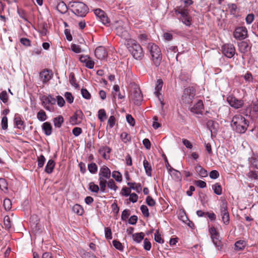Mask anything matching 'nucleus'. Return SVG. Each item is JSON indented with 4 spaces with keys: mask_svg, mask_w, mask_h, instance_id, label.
Here are the masks:
<instances>
[{
    "mask_svg": "<svg viewBox=\"0 0 258 258\" xmlns=\"http://www.w3.org/2000/svg\"><path fill=\"white\" fill-rule=\"evenodd\" d=\"M248 121L240 114L235 115L231 121V127L233 130L239 134L245 132L248 126Z\"/></svg>",
    "mask_w": 258,
    "mask_h": 258,
    "instance_id": "f257e3e1",
    "label": "nucleus"
},
{
    "mask_svg": "<svg viewBox=\"0 0 258 258\" xmlns=\"http://www.w3.org/2000/svg\"><path fill=\"white\" fill-rule=\"evenodd\" d=\"M148 49L149 50L154 64L158 67L162 60V54L159 47L154 43H149Z\"/></svg>",
    "mask_w": 258,
    "mask_h": 258,
    "instance_id": "f03ea898",
    "label": "nucleus"
},
{
    "mask_svg": "<svg viewBox=\"0 0 258 258\" xmlns=\"http://www.w3.org/2000/svg\"><path fill=\"white\" fill-rule=\"evenodd\" d=\"M71 11L79 17H85L88 12V7L83 3L74 2L71 3Z\"/></svg>",
    "mask_w": 258,
    "mask_h": 258,
    "instance_id": "7ed1b4c3",
    "label": "nucleus"
},
{
    "mask_svg": "<svg viewBox=\"0 0 258 258\" xmlns=\"http://www.w3.org/2000/svg\"><path fill=\"white\" fill-rule=\"evenodd\" d=\"M176 14L180 15L179 19L187 26H190L192 21L191 18L189 15V10L187 7H177L175 9Z\"/></svg>",
    "mask_w": 258,
    "mask_h": 258,
    "instance_id": "20e7f679",
    "label": "nucleus"
},
{
    "mask_svg": "<svg viewBox=\"0 0 258 258\" xmlns=\"http://www.w3.org/2000/svg\"><path fill=\"white\" fill-rule=\"evenodd\" d=\"M128 50L133 56L136 59H141L144 56L143 49L135 40H131L128 44Z\"/></svg>",
    "mask_w": 258,
    "mask_h": 258,
    "instance_id": "39448f33",
    "label": "nucleus"
},
{
    "mask_svg": "<svg viewBox=\"0 0 258 258\" xmlns=\"http://www.w3.org/2000/svg\"><path fill=\"white\" fill-rule=\"evenodd\" d=\"M195 96V91L192 88H187L184 89L181 98V103L184 104H190L192 102V100Z\"/></svg>",
    "mask_w": 258,
    "mask_h": 258,
    "instance_id": "423d86ee",
    "label": "nucleus"
},
{
    "mask_svg": "<svg viewBox=\"0 0 258 258\" xmlns=\"http://www.w3.org/2000/svg\"><path fill=\"white\" fill-rule=\"evenodd\" d=\"M115 30L117 35L123 39H127L129 37V33L127 28L124 26L122 21L116 22Z\"/></svg>",
    "mask_w": 258,
    "mask_h": 258,
    "instance_id": "0eeeda50",
    "label": "nucleus"
},
{
    "mask_svg": "<svg viewBox=\"0 0 258 258\" xmlns=\"http://www.w3.org/2000/svg\"><path fill=\"white\" fill-rule=\"evenodd\" d=\"M56 101V99L50 95L47 96H44L42 97V104L45 109L52 111L54 109L52 105H54Z\"/></svg>",
    "mask_w": 258,
    "mask_h": 258,
    "instance_id": "6e6552de",
    "label": "nucleus"
},
{
    "mask_svg": "<svg viewBox=\"0 0 258 258\" xmlns=\"http://www.w3.org/2000/svg\"><path fill=\"white\" fill-rule=\"evenodd\" d=\"M209 232L213 243L218 250H221L222 249L221 242L219 239L220 235L219 233L214 227H212L210 228Z\"/></svg>",
    "mask_w": 258,
    "mask_h": 258,
    "instance_id": "1a4fd4ad",
    "label": "nucleus"
},
{
    "mask_svg": "<svg viewBox=\"0 0 258 258\" xmlns=\"http://www.w3.org/2000/svg\"><path fill=\"white\" fill-rule=\"evenodd\" d=\"M223 54L228 58H231L235 53V49L233 44H226L222 47Z\"/></svg>",
    "mask_w": 258,
    "mask_h": 258,
    "instance_id": "9d476101",
    "label": "nucleus"
},
{
    "mask_svg": "<svg viewBox=\"0 0 258 258\" xmlns=\"http://www.w3.org/2000/svg\"><path fill=\"white\" fill-rule=\"evenodd\" d=\"M131 99L136 105H140L143 100V96L139 89H135L131 95Z\"/></svg>",
    "mask_w": 258,
    "mask_h": 258,
    "instance_id": "9b49d317",
    "label": "nucleus"
},
{
    "mask_svg": "<svg viewBox=\"0 0 258 258\" xmlns=\"http://www.w3.org/2000/svg\"><path fill=\"white\" fill-rule=\"evenodd\" d=\"M84 114L80 110H77L74 114L71 117L70 122L72 125H77L82 122Z\"/></svg>",
    "mask_w": 258,
    "mask_h": 258,
    "instance_id": "f8f14e48",
    "label": "nucleus"
},
{
    "mask_svg": "<svg viewBox=\"0 0 258 258\" xmlns=\"http://www.w3.org/2000/svg\"><path fill=\"white\" fill-rule=\"evenodd\" d=\"M41 81L44 84L47 83L53 77V73L51 70L44 69L39 74Z\"/></svg>",
    "mask_w": 258,
    "mask_h": 258,
    "instance_id": "ddd939ff",
    "label": "nucleus"
},
{
    "mask_svg": "<svg viewBox=\"0 0 258 258\" xmlns=\"http://www.w3.org/2000/svg\"><path fill=\"white\" fill-rule=\"evenodd\" d=\"M247 29L245 27L237 28L234 32V37L239 40L244 39L247 37Z\"/></svg>",
    "mask_w": 258,
    "mask_h": 258,
    "instance_id": "4468645a",
    "label": "nucleus"
},
{
    "mask_svg": "<svg viewBox=\"0 0 258 258\" xmlns=\"http://www.w3.org/2000/svg\"><path fill=\"white\" fill-rule=\"evenodd\" d=\"M220 212L223 223L228 225L229 223V215L227 211V208L224 203L220 206Z\"/></svg>",
    "mask_w": 258,
    "mask_h": 258,
    "instance_id": "2eb2a0df",
    "label": "nucleus"
},
{
    "mask_svg": "<svg viewBox=\"0 0 258 258\" xmlns=\"http://www.w3.org/2000/svg\"><path fill=\"white\" fill-rule=\"evenodd\" d=\"M227 101L231 106L235 108H239L243 105V101L242 100H238L234 97L227 98Z\"/></svg>",
    "mask_w": 258,
    "mask_h": 258,
    "instance_id": "dca6fc26",
    "label": "nucleus"
},
{
    "mask_svg": "<svg viewBox=\"0 0 258 258\" xmlns=\"http://www.w3.org/2000/svg\"><path fill=\"white\" fill-rule=\"evenodd\" d=\"M95 55L98 59H103L107 57V53L104 47L99 46L95 50Z\"/></svg>",
    "mask_w": 258,
    "mask_h": 258,
    "instance_id": "f3484780",
    "label": "nucleus"
},
{
    "mask_svg": "<svg viewBox=\"0 0 258 258\" xmlns=\"http://www.w3.org/2000/svg\"><path fill=\"white\" fill-rule=\"evenodd\" d=\"M204 109V104L201 100H199L197 103L190 110L194 113L199 114H202Z\"/></svg>",
    "mask_w": 258,
    "mask_h": 258,
    "instance_id": "a211bd4d",
    "label": "nucleus"
},
{
    "mask_svg": "<svg viewBox=\"0 0 258 258\" xmlns=\"http://www.w3.org/2000/svg\"><path fill=\"white\" fill-rule=\"evenodd\" d=\"M111 172L110 169L106 166L101 168L99 173V179H107L110 177Z\"/></svg>",
    "mask_w": 258,
    "mask_h": 258,
    "instance_id": "6ab92c4d",
    "label": "nucleus"
},
{
    "mask_svg": "<svg viewBox=\"0 0 258 258\" xmlns=\"http://www.w3.org/2000/svg\"><path fill=\"white\" fill-rule=\"evenodd\" d=\"M239 50L243 53H245L250 50V47L245 41H242L238 44Z\"/></svg>",
    "mask_w": 258,
    "mask_h": 258,
    "instance_id": "aec40b11",
    "label": "nucleus"
},
{
    "mask_svg": "<svg viewBox=\"0 0 258 258\" xmlns=\"http://www.w3.org/2000/svg\"><path fill=\"white\" fill-rule=\"evenodd\" d=\"M42 128L46 136H49L52 133V126L50 122H45L43 123Z\"/></svg>",
    "mask_w": 258,
    "mask_h": 258,
    "instance_id": "412c9836",
    "label": "nucleus"
},
{
    "mask_svg": "<svg viewBox=\"0 0 258 258\" xmlns=\"http://www.w3.org/2000/svg\"><path fill=\"white\" fill-rule=\"evenodd\" d=\"M56 9L61 14L66 13L68 10L66 4L62 1L57 3Z\"/></svg>",
    "mask_w": 258,
    "mask_h": 258,
    "instance_id": "4be33fe9",
    "label": "nucleus"
},
{
    "mask_svg": "<svg viewBox=\"0 0 258 258\" xmlns=\"http://www.w3.org/2000/svg\"><path fill=\"white\" fill-rule=\"evenodd\" d=\"M207 125L212 133L213 131L214 132L217 131V129L218 127V124L212 120H208L207 123Z\"/></svg>",
    "mask_w": 258,
    "mask_h": 258,
    "instance_id": "5701e85b",
    "label": "nucleus"
},
{
    "mask_svg": "<svg viewBox=\"0 0 258 258\" xmlns=\"http://www.w3.org/2000/svg\"><path fill=\"white\" fill-rule=\"evenodd\" d=\"M54 166L55 163L53 160L50 159L48 160L45 168V171L48 174L52 173Z\"/></svg>",
    "mask_w": 258,
    "mask_h": 258,
    "instance_id": "b1692460",
    "label": "nucleus"
},
{
    "mask_svg": "<svg viewBox=\"0 0 258 258\" xmlns=\"http://www.w3.org/2000/svg\"><path fill=\"white\" fill-rule=\"evenodd\" d=\"M145 234L143 232L137 233L132 234L133 240L137 243H140L144 239Z\"/></svg>",
    "mask_w": 258,
    "mask_h": 258,
    "instance_id": "393cba45",
    "label": "nucleus"
},
{
    "mask_svg": "<svg viewBox=\"0 0 258 258\" xmlns=\"http://www.w3.org/2000/svg\"><path fill=\"white\" fill-rule=\"evenodd\" d=\"M251 165L258 169V154H253L249 159Z\"/></svg>",
    "mask_w": 258,
    "mask_h": 258,
    "instance_id": "a878e982",
    "label": "nucleus"
},
{
    "mask_svg": "<svg viewBox=\"0 0 258 258\" xmlns=\"http://www.w3.org/2000/svg\"><path fill=\"white\" fill-rule=\"evenodd\" d=\"M127 184L130 186V189H134L138 192H140L142 190L140 183H137L136 182H127Z\"/></svg>",
    "mask_w": 258,
    "mask_h": 258,
    "instance_id": "bb28decb",
    "label": "nucleus"
},
{
    "mask_svg": "<svg viewBox=\"0 0 258 258\" xmlns=\"http://www.w3.org/2000/svg\"><path fill=\"white\" fill-rule=\"evenodd\" d=\"M143 165L145 168L146 173L147 175L151 176L152 167L150 163L147 161V160H144L143 162Z\"/></svg>",
    "mask_w": 258,
    "mask_h": 258,
    "instance_id": "cd10ccee",
    "label": "nucleus"
},
{
    "mask_svg": "<svg viewBox=\"0 0 258 258\" xmlns=\"http://www.w3.org/2000/svg\"><path fill=\"white\" fill-rule=\"evenodd\" d=\"M72 210L78 215H82L84 212L83 208L79 204L75 205L72 208Z\"/></svg>",
    "mask_w": 258,
    "mask_h": 258,
    "instance_id": "c85d7f7f",
    "label": "nucleus"
},
{
    "mask_svg": "<svg viewBox=\"0 0 258 258\" xmlns=\"http://www.w3.org/2000/svg\"><path fill=\"white\" fill-rule=\"evenodd\" d=\"M163 86V81L162 79H159L157 81V84L155 86V94L156 96H158L160 94L159 92L161 90Z\"/></svg>",
    "mask_w": 258,
    "mask_h": 258,
    "instance_id": "c756f323",
    "label": "nucleus"
},
{
    "mask_svg": "<svg viewBox=\"0 0 258 258\" xmlns=\"http://www.w3.org/2000/svg\"><path fill=\"white\" fill-rule=\"evenodd\" d=\"M63 122V118L62 116H58L53 119L54 125L56 127H60Z\"/></svg>",
    "mask_w": 258,
    "mask_h": 258,
    "instance_id": "7c9ffc66",
    "label": "nucleus"
},
{
    "mask_svg": "<svg viewBox=\"0 0 258 258\" xmlns=\"http://www.w3.org/2000/svg\"><path fill=\"white\" fill-rule=\"evenodd\" d=\"M37 118L41 121H45L47 119L45 111L43 110H40L37 114Z\"/></svg>",
    "mask_w": 258,
    "mask_h": 258,
    "instance_id": "2f4dec72",
    "label": "nucleus"
},
{
    "mask_svg": "<svg viewBox=\"0 0 258 258\" xmlns=\"http://www.w3.org/2000/svg\"><path fill=\"white\" fill-rule=\"evenodd\" d=\"M212 188L215 194L217 195H221L222 194V187L219 183H216L213 185Z\"/></svg>",
    "mask_w": 258,
    "mask_h": 258,
    "instance_id": "473e14b6",
    "label": "nucleus"
},
{
    "mask_svg": "<svg viewBox=\"0 0 258 258\" xmlns=\"http://www.w3.org/2000/svg\"><path fill=\"white\" fill-rule=\"evenodd\" d=\"M245 246V242L243 240H239L235 243V247L236 250H241L244 249Z\"/></svg>",
    "mask_w": 258,
    "mask_h": 258,
    "instance_id": "72a5a7b5",
    "label": "nucleus"
},
{
    "mask_svg": "<svg viewBox=\"0 0 258 258\" xmlns=\"http://www.w3.org/2000/svg\"><path fill=\"white\" fill-rule=\"evenodd\" d=\"M39 32L42 36H45L47 34V24H42L39 26Z\"/></svg>",
    "mask_w": 258,
    "mask_h": 258,
    "instance_id": "f704fd0d",
    "label": "nucleus"
},
{
    "mask_svg": "<svg viewBox=\"0 0 258 258\" xmlns=\"http://www.w3.org/2000/svg\"><path fill=\"white\" fill-rule=\"evenodd\" d=\"M246 175L251 179H258V171L249 170Z\"/></svg>",
    "mask_w": 258,
    "mask_h": 258,
    "instance_id": "c9c22d12",
    "label": "nucleus"
},
{
    "mask_svg": "<svg viewBox=\"0 0 258 258\" xmlns=\"http://www.w3.org/2000/svg\"><path fill=\"white\" fill-rule=\"evenodd\" d=\"M196 169L197 171L199 172V174L201 177H206L208 175L207 171L204 168H203L201 166H197L196 167Z\"/></svg>",
    "mask_w": 258,
    "mask_h": 258,
    "instance_id": "e433bc0d",
    "label": "nucleus"
},
{
    "mask_svg": "<svg viewBox=\"0 0 258 258\" xmlns=\"http://www.w3.org/2000/svg\"><path fill=\"white\" fill-rule=\"evenodd\" d=\"M4 223L5 228L10 229L12 227L11 221L10 218L8 216H6L4 218Z\"/></svg>",
    "mask_w": 258,
    "mask_h": 258,
    "instance_id": "4c0bfd02",
    "label": "nucleus"
},
{
    "mask_svg": "<svg viewBox=\"0 0 258 258\" xmlns=\"http://www.w3.org/2000/svg\"><path fill=\"white\" fill-rule=\"evenodd\" d=\"M228 9L230 10V13L232 15L236 14L237 7L235 4H229L227 5Z\"/></svg>",
    "mask_w": 258,
    "mask_h": 258,
    "instance_id": "58836bf2",
    "label": "nucleus"
},
{
    "mask_svg": "<svg viewBox=\"0 0 258 258\" xmlns=\"http://www.w3.org/2000/svg\"><path fill=\"white\" fill-rule=\"evenodd\" d=\"M138 38H139L140 41L141 42V43H142V44H144V43L145 44V43H146L148 40L149 39V37L146 34L143 33V34H140L138 36Z\"/></svg>",
    "mask_w": 258,
    "mask_h": 258,
    "instance_id": "ea45409f",
    "label": "nucleus"
},
{
    "mask_svg": "<svg viewBox=\"0 0 258 258\" xmlns=\"http://www.w3.org/2000/svg\"><path fill=\"white\" fill-rule=\"evenodd\" d=\"M88 168L91 173H95L97 171V166L95 163H91L88 166Z\"/></svg>",
    "mask_w": 258,
    "mask_h": 258,
    "instance_id": "a19ab883",
    "label": "nucleus"
},
{
    "mask_svg": "<svg viewBox=\"0 0 258 258\" xmlns=\"http://www.w3.org/2000/svg\"><path fill=\"white\" fill-rule=\"evenodd\" d=\"M170 174L176 180H181V179L180 172L175 169H173V170H172V173Z\"/></svg>",
    "mask_w": 258,
    "mask_h": 258,
    "instance_id": "79ce46f5",
    "label": "nucleus"
},
{
    "mask_svg": "<svg viewBox=\"0 0 258 258\" xmlns=\"http://www.w3.org/2000/svg\"><path fill=\"white\" fill-rule=\"evenodd\" d=\"M177 50V47L175 46H170L167 49V53L170 56L174 57L175 53Z\"/></svg>",
    "mask_w": 258,
    "mask_h": 258,
    "instance_id": "37998d69",
    "label": "nucleus"
},
{
    "mask_svg": "<svg viewBox=\"0 0 258 258\" xmlns=\"http://www.w3.org/2000/svg\"><path fill=\"white\" fill-rule=\"evenodd\" d=\"M99 185L100 186V191L102 192H104L105 191L107 180H106V179H99Z\"/></svg>",
    "mask_w": 258,
    "mask_h": 258,
    "instance_id": "c03bdc74",
    "label": "nucleus"
},
{
    "mask_svg": "<svg viewBox=\"0 0 258 258\" xmlns=\"http://www.w3.org/2000/svg\"><path fill=\"white\" fill-rule=\"evenodd\" d=\"M89 189L92 192L97 193L99 190V187L94 182H91L89 183Z\"/></svg>",
    "mask_w": 258,
    "mask_h": 258,
    "instance_id": "a18cd8bd",
    "label": "nucleus"
},
{
    "mask_svg": "<svg viewBox=\"0 0 258 258\" xmlns=\"http://www.w3.org/2000/svg\"><path fill=\"white\" fill-rule=\"evenodd\" d=\"M4 207L6 210H10L12 208V202L9 199H6L4 201Z\"/></svg>",
    "mask_w": 258,
    "mask_h": 258,
    "instance_id": "49530a36",
    "label": "nucleus"
},
{
    "mask_svg": "<svg viewBox=\"0 0 258 258\" xmlns=\"http://www.w3.org/2000/svg\"><path fill=\"white\" fill-rule=\"evenodd\" d=\"M15 122L16 123V124L18 128H24L23 124L24 122L22 120L20 117H16L14 119Z\"/></svg>",
    "mask_w": 258,
    "mask_h": 258,
    "instance_id": "de8ad7c7",
    "label": "nucleus"
},
{
    "mask_svg": "<svg viewBox=\"0 0 258 258\" xmlns=\"http://www.w3.org/2000/svg\"><path fill=\"white\" fill-rule=\"evenodd\" d=\"M0 99L4 103L8 101V95L6 91H3L0 93Z\"/></svg>",
    "mask_w": 258,
    "mask_h": 258,
    "instance_id": "09e8293b",
    "label": "nucleus"
},
{
    "mask_svg": "<svg viewBox=\"0 0 258 258\" xmlns=\"http://www.w3.org/2000/svg\"><path fill=\"white\" fill-rule=\"evenodd\" d=\"M112 176L117 181L120 182L122 180L121 174L118 171H113L112 172Z\"/></svg>",
    "mask_w": 258,
    "mask_h": 258,
    "instance_id": "8fccbe9b",
    "label": "nucleus"
},
{
    "mask_svg": "<svg viewBox=\"0 0 258 258\" xmlns=\"http://www.w3.org/2000/svg\"><path fill=\"white\" fill-rule=\"evenodd\" d=\"M0 188L3 190L8 189V183L4 178H0Z\"/></svg>",
    "mask_w": 258,
    "mask_h": 258,
    "instance_id": "3c124183",
    "label": "nucleus"
},
{
    "mask_svg": "<svg viewBox=\"0 0 258 258\" xmlns=\"http://www.w3.org/2000/svg\"><path fill=\"white\" fill-rule=\"evenodd\" d=\"M130 215V212L129 210L125 209L124 210L121 214V218L123 221H125L128 218V216Z\"/></svg>",
    "mask_w": 258,
    "mask_h": 258,
    "instance_id": "603ef678",
    "label": "nucleus"
},
{
    "mask_svg": "<svg viewBox=\"0 0 258 258\" xmlns=\"http://www.w3.org/2000/svg\"><path fill=\"white\" fill-rule=\"evenodd\" d=\"M106 117V112L104 109H100L98 111V118L101 121H103Z\"/></svg>",
    "mask_w": 258,
    "mask_h": 258,
    "instance_id": "864d4df0",
    "label": "nucleus"
},
{
    "mask_svg": "<svg viewBox=\"0 0 258 258\" xmlns=\"http://www.w3.org/2000/svg\"><path fill=\"white\" fill-rule=\"evenodd\" d=\"M154 239L158 243H163L164 242V240L161 237V235L159 234L158 231H156L155 233Z\"/></svg>",
    "mask_w": 258,
    "mask_h": 258,
    "instance_id": "5fc2aeb1",
    "label": "nucleus"
},
{
    "mask_svg": "<svg viewBox=\"0 0 258 258\" xmlns=\"http://www.w3.org/2000/svg\"><path fill=\"white\" fill-rule=\"evenodd\" d=\"M107 183L108 187L113 189L114 191H116L117 189V186L115 185L114 181L112 179H110Z\"/></svg>",
    "mask_w": 258,
    "mask_h": 258,
    "instance_id": "6e6d98bb",
    "label": "nucleus"
},
{
    "mask_svg": "<svg viewBox=\"0 0 258 258\" xmlns=\"http://www.w3.org/2000/svg\"><path fill=\"white\" fill-rule=\"evenodd\" d=\"M45 161V159L43 155H41L39 157H38L37 161L38 167L41 168L43 167Z\"/></svg>",
    "mask_w": 258,
    "mask_h": 258,
    "instance_id": "4d7b16f0",
    "label": "nucleus"
},
{
    "mask_svg": "<svg viewBox=\"0 0 258 258\" xmlns=\"http://www.w3.org/2000/svg\"><path fill=\"white\" fill-rule=\"evenodd\" d=\"M141 210L143 214L146 217L149 216V212L148 207L145 205H142Z\"/></svg>",
    "mask_w": 258,
    "mask_h": 258,
    "instance_id": "13d9d810",
    "label": "nucleus"
},
{
    "mask_svg": "<svg viewBox=\"0 0 258 258\" xmlns=\"http://www.w3.org/2000/svg\"><path fill=\"white\" fill-rule=\"evenodd\" d=\"M81 93L82 96L86 99H89L91 98V94L86 89H81Z\"/></svg>",
    "mask_w": 258,
    "mask_h": 258,
    "instance_id": "bf43d9fd",
    "label": "nucleus"
},
{
    "mask_svg": "<svg viewBox=\"0 0 258 258\" xmlns=\"http://www.w3.org/2000/svg\"><path fill=\"white\" fill-rule=\"evenodd\" d=\"M127 122L132 126L135 124V120L131 114H127L126 116Z\"/></svg>",
    "mask_w": 258,
    "mask_h": 258,
    "instance_id": "052dcab7",
    "label": "nucleus"
},
{
    "mask_svg": "<svg viewBox=\"0 0 258 258\" xmlns=\"http://www.w3.org/2000/svg\"><path fill=\"white\" fill-rule=\"evenodd\" d=\"M100 21L105 25H107V24L110 23L109 19L105 13L103 15V16L100 18Z\"/></svg>",
    "mask_w": 258,
    "mask_h": 258,
    "instance_id": "680f3d73",
    "label": "nucleus"
},
{
    "mask_svg": "<svg viewBox=\"0 0 258 258\" xmlns=\"http://www.w3.org/2000/svg\"><path fill=\"white\" fill-rule=\"evenodd\" d=\"M69 81L72 86L77 87V84L76 83L75 75L73 73H71L69 75Z\"/></svg>",
    "mask_w": 258,
    "mask_h": 258,
    "instance_id": "e2e57ef3",
    "label": "nucleus"
},
{
    "mask_svg": "<svg viewBox=\"0 0 258 258\" xmlns=\"http://www.w3.org/2000/svg\"><path fill=\"white\" fill-rule=\"evenodd\" d=\"M64 97H65L67 101L69 103H72L73 102L74 97L70 92H66L64 94Z\"/></svg>",
    "mask_w": 258,
    "mask_h": 258,
    "instance_id": "0e129e2a",
    "label": "nucleus"
},
{
    "mask_svg": "<svg viewBox=\"0 0 258 258\" xmlns=\"http://www.w3.org/2000/svg\"><path fill=\"white\" fill-rule=\"evenodd\" d=\"M144 248L146 250H150L151 248V243L147 238L144 240Z\"/></svg>",
    "mask_w": 258,
    "mask_h": 258,
    "instance_id": "69168bd1",
    "label": "nucleus"
},
{
    "mask_svg": "<svg viewBox=\"0 0 258 258\" xmlns=\"http://www.w3.org/2000/svg\"><path fill=\"white\" fill-rule=\"evenodd\" d=\"M105 235L106 239H112V232L111 229L109 227L105 228Z\"/></svg>",
    "mask_w": 258,
    "mask_h": 258,
    "instance_id": "338daca9",
    "label": "nucleus"
},
{
    "mask_svg": "<svg viewBox=\"0 0 258 258\" xmlns=\"http://www.w3.org/2000/svg\"><path fill=\"white\" fill-rule=\"evenodd\" d=\"M147 204L151 207L154 206L155 205V201L151 196H148L146 200Z\"/></svg>",
    "mask_w": 258,
    "mask_h": 258,
    "instance_id": "774afa93",
    "label": "nucleus"
}]
</instances>
